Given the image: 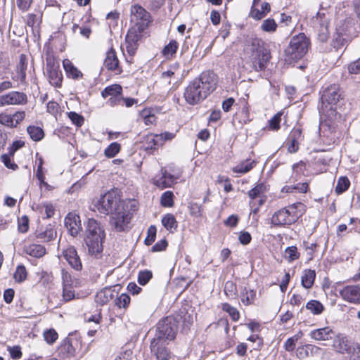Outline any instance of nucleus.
<instances>
[{
  "label": "nucleus",
  "instance_id": "35",
  "mask_svg": "<svg viewBox=\"0 0 360 360\" xmlns=\"http://www.w3.org/2000/svg\"><path fill=\"white\" fill-rule=\"evenodd\" d=\"M162 224L168 231L176 230L177 228V221L172 214H167L162 219Z\"/></svg>",
  "mask_w": 360,
  "mask_h": 360
},
{
  "label": "nucleus",
  "instance_id": "30",
  "mask_svg": "<svg viewBox=\"0 0 360 360\" xmlns=\"http://www.w3.org/2000/svg\"><path fill=\"white\" fill-rule=\"evenodd\" d=\"M27 68V62L26 56L21 54L20 56L19 63L17 65L16 71L20 73V82L22 84H26V70Z\"/></svg>",
  "mask_w": 360,
  "mask_h": 360
},
{
  "label": "nucleus",
  "instance_id": "56",
  "mask_svg": "<svg viewBox=\"0 0 360 360\" xmlns=\"http://www.w3.org/2000/svg\"><path fill=\"white\" fill-rule=\"evenodd\" d=\"M11 155H10L9 153L8 154H4L1 156V159L7 168L15 170L18 168V165L15 162H12L11 159Z\"/></svg>",
  "mask_w": 360,
  "mask_h": 360
},
{
  "label": "nucleus",
  "instance_id": "24",
  "mask_svg": "<svg viewBox=\"0 0 360 360\" xmlns=\"http://www.w3.org/2000/svg\"><path fill=\"white\" fill-rule=\"evenodd\" d=\"M103 64L109 70H116L119 68V60L115 51L112 48L106 53V57Z\"/></svg>",
  "mask_w": 360,
  "mask_h": 360
},
{
  "label": "nucleus",
  "instance_id": "33",
  "mask_svg": "<svg viewBox=\"0 0 360 360\" xmlns=\"http://www.w3.org/2000/svg\"><path fill=\"white\" fill-rule=\"evenodd\" d=\"M36 237L44 242H49L56 237V231L51 227H47L44 231H37Z\"/></svg>",
  "mask_w": 360,
  "mask_h": 360
},
{
  "label": "nucleus",
  "instance_id": "25",
  "mask_svg": "<svg viewBox=\"0 0 360 360\" xmlns=\"http://www.w3.org/2000/svg\"><path fill=\"white\" fill-rule=\"evenodd\" d=\"M24 252L33 257L39 258L46 253L45 248L39 244H30L24 247Z\"/></svg>",
  "mask_w": 360,
  "mask_h": 360
},
{
  "label": "nucleus",
  "instance_id": "2",
  "mask_svg": "<svg viewBox=\"0 0 360 360\" xmlns=\"http://www.w3.org/2000/svg\"><path fill=\"white\" fill-rule=\"evenodd\" d=\"M216 84V75L211 71L203 72L185 88L184 98L188 104L197 105L215 89Z\"/></svg>",
  "mask_w": 360,
  "mask_h": 360
},
{
  "label": "nucleus",
  "instance_id": "14",
  "mask_svg": "<svg viewBox=\"0 0 360 360\" xmlns=\"http://www.w3.org/2000/svg\"><path fill=\"white\" fill-rule=\"evenodd\" d=\"M27 96L23 92L13 91L0 96V107L5 105H24L27 103Z\"/></svg>",
  "mask_w": 360,
  "mask_h": 360
},
{
  "label": "nucleus",
  "instance_id": "50",
  "mask_svg": "<svg viewBox=\"0 0 360 360\" xmlns=\"http://www.w3.org/2000/svg\"><path fill=\"white\" fill-rule=\"evenodd\" d=\"M74 286L63 285V299L65 302H69L75 298Z\"/></svg>",
  "mask_w": 360,
  "mask_h": 360
},
{
  "label": "nucleus",
  "instance_id": "26",
  "mask_svg": "<svg viewBox=\"0 0 360 360\" xmlns=\"http://www.w3.org/2000/svg\"><path fill=\"white\" fill-rule=\"evenodd\" d=\"M266 186L263 183L258 184L255 187L252 188L248 192V196L251 199L250 202V207H253L256 205L255 199L260 198L261 194L266 192Z\"/></svg>",
  "mask_w": 360,
  "mask_h": 360
},
{
  "label": "nucleus",
  "instance_id": "21",
  "mask_svg": "<svg viewBox=\"0 0 360 360\" xmlns=\"http://www.w3.org/2000/svg\"><path fill=\"white\" fill-rule=\"evenodd\" d=\"M63 66L68 78L74 80L82 79L83 73L69 59L63 60Z\"/></svg>",
  "mask_w": 360,
  "mask_h": 360
},
{
  "label": "nucleus",
  "instance_id": "44",
  "mask_svg": "<svg viewBox=\"0 0 360 360\" xmlns=\"http://www.w3.org/2000/svg\"><path fill=\"white\" fill-rule=\"evenodd\" d=\"M121 146L117 142L111 143L104 151V154L107 158H114L120 150Z\"/></svg>",
  "mask_w": 360,
  "mask_h": 360
},
{
  "label": "nucleus",
  "instance_id": "60",
  "mask_svg": "<svg viewBox=\"0 0 360 360\" xmlns=\"http://www.w3.org/2000/svg\"><path fill=\"white\" fill-rule=\"evenodd\" d=\"M8 351L11 355V357L13 359H19L22 356L21 348L20 346H14L12 347H8Z\"/></svg>",
  "mask_w": 360,
  "mask_h": 360
},
{
  "label": "nucleus",
  "instance_id": "64",
  "mask_svg": "<svg viewBox=\"0 0 360 360\" xmlns=\"http://www.w3.org/2000/svg\"><path fill=\"white\" fill-rule=\"evenodd\" d=\"M348 71L351 74L360 73V59L350 63L348 66Z\"/></svg>",
  "mask_w": 360,
  "mask_h": 360
},
{
  "label": "nucleus",
  "instance_id": "3",
  "mask_svg": "<svg viewBox=\"0 0 360 360\" xmlns=\"http://www.w3.org/2000/svg\"><path fill=\"white\" fill-rule=\"evenodd\" d=\"M105 237V233L101 224L94 219H89L86 226L84 241L90 255L96 256L103 251Z\"/></svg>",
  "mask_w": 360,
  "mask_h": 360
},
{
  "label": "nucleus",
  "instance_id": "38",
  "mask_svg": "<svg viewBox=\"0 0 360 360\" xmlns=\"http://www.w3.org/2000/svg\"><path fill=\"white\" fill-rule=\"evenodd\" d=\"M328 23L326 20L319 22V28L316 27L318 32V37L321 41H326L328 37Z\"/></svg>",
  "mask_w": 360,
  "mask_h": 360
},
{
  "label": "nucleus",
  "instance_id": "43",
  "mask_svg": "<svg viewBox=\"0 0 360 360\" xmlns=\"http://www.w3.org/2000/svg\"><path fill=\"white\" fill-rule=\"evenodd\" d=\"M349 186L350 181L348 178L346 176H342L338 179L335 191L338 194H341L346 191L349 188Z\"/></svg>",
  "mask_w": 360,
  "mask_h": 360
},
{
  "label": "nucleus",
  "instance_id": "42",
  "mask_svg": "<svg viewBox=\"0 0 360 360\" xmlns=\"http://www.w3.org/2000/svg\"><path fill=\"white\" fill-rule=\"evenodd\" d=\"M11 73L10 63L7 58L0 57V78H8Z\"/></svg>",
  "mask_w": 360,
  "mask_h": 360
},
{
  "label": "nucleus",
  "instance_id": "23",
  "mask_svg": "<svg viewBox=\"0 0 360 360\" xmlns=\"http://www.w3.org/2000/svg\"><path fill=\"white\" fill-rule=\"evenodd\" d=\"M159 146H162L159 138L157 134H148L144 137L143 141V147L146 151H153L157 149Z\"/></svg>",
  "mask_w": 360,
  "mask_h": 360
},
{
  "label": "nucleus",
  "instance_id": "40",
  "mask_svg": "<svg viewBox=\"0 0 360 360\" xmlns=\"http://www.w3.org/2000/svg\"><path fill=\"white\" fill-rule=\"evenodd\" d=\"M72 32L74 34H79L83 37L88 39L91 33V29L87 26H79L77 24H73L72 26Z\"/></svg>",
  "mask_w": 360,
  "mask_h": 360
},
{
  "label": "nucleus",
  "instance_id": "7",
  "mask_svg": "<svg viewBox=\"0 0 360 360\" xmlns=\"http://www.w3.org/2000/svg\"><path fill=\"white\" fill-rule=\"evenodd\" d=\"M309 41L304 33L293 36L288 46L285 49V54L293 60L302 58L308 51Z\"/></svg>",
  "mask_w": 360,
  "mask_h": 360
},
{
  "label": "nucleus",
  "instance_id": "15",
  "mask_svg": "<svg viewBox=\"0 0 360 360\" xmlns=\"http://www.w3.org/2000/svg\"><path fill=\"white\" fill-rule=\"evenodd\" d=\"M340 295L352 304H360V285H351L343 287L339 290Z\"/></svg>",
  "mask_w": 360,
  "mask_h": 360
},
{
  "label": "nucleus",
  "instance_id": "39",
  "mask_svg": "<svg viewBox=\"0 0 360 360\" xmlns=\"http://www.w3.org/2000/svg\"><path fill=\"white\" fill-rule=\"evenodd\" d=\"M178 43L172 40L162 50V54L166 58H172L178 49Z\"/></svg>",
  "mask_w": 360,
  "mask_h": 360
},
{
  "label": "nucleus",
  "instance_id": "1",
  "mask_svg": "<svg viewBox=\"0 0 360 360\" xmlns=\"http://www.w3.org/2000/svg\"><path fill=\"white\" fill-rule=\"evenodd\" d=\"M95 207L100 213L110 214V224L117 231H124L130 221V212L124 209V200L113 191L101 196Z\"/></svg>",
  "mask_w": 360,
  "mask_h": 360
},
{
  "label": "nucleus",
  "instance_id": "28",
  "mask_svg": "<svg viewBox=\"0 0 360 360\" xmlns=\"http://www.w3.org/2000/svg\"><path fill=\"white\" fill-rule=\"evenodd\" d=\"M256 165V161L246 159L233 168L234 173L245 174L250 172Z\"/></svg>",
  "mask_w": 360,
  "mask_h": 360
},
{
  "label": "nucleus",
  "instance_id": "13",
  "mask_svg": "<svg viewBox=\"0 0 360 360\" xmlns=\"http://www.w3.org/2000/svg\"><path fill=\"white\" fill-rule=\"evenodd\" d=\"M79 345L77 339L66 338L58 348V355L63 359L74 357Z\"/></svg>",
  "mask_w": 360,
  "mask_h": 360
},
{
  "label": "nucleus",
  "instance_id": "31",
  "mask_svg": "<svg viewBox=\"0 0 360 360\" xmlns=\"http://www.w3.org/2000/svg\"><path fill=\"white\" fill-rule=\"evenodd\" d=\"M256 297V292L254 290L245 287L240 294V300L244 305L253 304Z\"/></svg>",
  "mask_w": 360,
  "mask_h": 360
},
{
  "label": "nucleus",
  "instance_id": "6",
  "mask_svg": "<svg viewBox=\"0 0 360 360\" xmlns=\"http://www.w3.org/2000/svg\"><path fill=\"white\" fill-rule=\"evenodd\" d=\"M178 330V325L173 317L167 316L158 321L151 332H154L152 339L169 342L174 340Z\"/></svg>",
  "mask_w": 360,
  "mask_h": 360
},
{
  "label": "nucleus",
  "instance_id": "47",
  "mask_svg": "<svg viewBox=\"0 0 360 360\" xmlns=\"http://www.w3.org/2000/svg\"><path fill=\"white\" fill-rule=\"evenodd\" d=\"M222 309L227 312L233 321H236L240 318V314L238 309L232 307L229 303H224L222 304Z\"/></svg>",
  "mask_w": 360,
  "mask_h": 360
},
{
  "label": "nucleus",
  "instance_id": "12",
  "mask_svg": "<svg viewBox=\"0 0 360 360\" xmlns=\"http://www.w3.org/2000/svg\"><path fill=\"white\" fill-rule=\"evenodd\" d=\"M169 342L151 339L150 344V353L157 360H169L172 357Z\"/></svg>",
  "mask_w": 360,
  "mask_h": 360
},
{
  "label": "nucleus",
  "instance_id": "55",
  "mask_svg": "<svg viewBox=\"0 0 360 360\" xmlns=\"http://www.w3.org/2000/svg\"><path fill=\"white\" fill-rule=\"evenodd\" d=\"M282 113L278 112L269 121V128L273 130H278L280 129V122L281 121Z\"/></svg>",
  "mask_w": 360,
  "mask_h": 360
},
{
  "label": "nucleus",
  "instance_id": "16",
  "mask_svg": "<svg viewBox=\"0 0 360 360\" xmlns=\"http://www.w3.org/2000/svg\"><path fill=\"white\" fill-rule=\"evenodd\" d=\"M63 256L68 264L76 271H81L82 263L77 251L72 245H68L63 250Z\"/></svg>",
  "mask_w": 360,
  "mask_h": 360
},
{
  "label": "nucleus",
  "instance_id": "37",
  "mask_svg": "<svg viewBox=\"0 0 360 360\" xmlns=\"http://www.w3.org/2000/svg\"><path fill=\"white\" fill-rule=\"evenodd\" d=\"M306 309L309 310L313 314H321L323 310V305L318 300H310L306 304Z\"/></svg>",
  "mask_w": 360,
  "mask_h": 360
},
{
  "label": "nucleus",
  "instance_id": "17",
  "mask_svg": "<svg viewBox=\"0 0 360 360\" xmlns=\"http://www.w3.org/2000/svg\"><path fill=\"white\" fill-rule=\"evenodd\" d=\"M64 223L69 233L73 237L77 236L82 229L80 217L75 213H68Z\"/></svg>",
  "mask_w": 360,
  "mask_h": 360
},
{
  "label": "nucleus",
  "instance_id": "34",
  "mask_svg": "<svg viewBox=\"0 0 360 360\" xmlns=\"http://www.w3.org/2000/svg\"><path fill=\"white\" fill-rule=\"evenodd\" d=\"M122 88L120 84H112L105 87L101 92L103 98H105L108 96H116L122 95Z\"/></svg>",
  "mask_w": 360,
  "mask_h": 360
},
{
  "label": "nucleus",
  "instance_id": "19",
  "mask_svg": "<svg viewBox=\"0 0 360 360\" xmlns=\"http://www.w3.org/2000/svg\"><path fill=\"white\" fill-rule=\"evenodd\" d=\"M271 6L266 1H253L250 15L256 20L263 18L270 11Z\"/></svg>",
  "mask_w": 360,
  "mask_h": 360
},
{
  "label": "nucleus",
  "instance_id": "18",
  "mask_svg": "<svg viewBox=\"0 0 360 360\" xmlns=\"http://www.w3.org/2000/svg\"><path fill=\"white\" fill-rule=\"evenodd\" d=\"M309 336L314 340L318 342L331 341L335 337V332L329 326L311 330Z\"/></svg>",
  "mask_w": 360,
  "mask_h": 360
},
{
  "label": "nucleus",
  "instance_id": "48",
  "mask_svg": "<svg viewBox=\"0 0 360 360\" xmlns=\"http://www.w3.org/2000/svg\"><path fill=\"white\" fill-rule=\"evenodd\" d=\"M27 275L25 267L23 265H19L16 268L13 278L16 282L21 283L27 278Z\"/></svg>",
  "mask_w": 360,
  "mask_h": 360
},
{
  "label": "nucleus",
  "instance_id": "51",
  "mask_svg": "<svg viewBox=\"0 0 360 360\" xmlns=\"http://www.w3.org/2000/svg\"><path fill=\"white\" fill-rule=\"evenodd\" d=\"M44 338L48 344L52 345L58 339V335L54 329H49L44 333Z\"/></svg>",
  "mask_w": 360,
  "mask_h": 360
},
{
  "label": "nucleus",
  "instance_id": "20",
  "mask_svg": "<svg viewBox=\"0 0 360 360\" xmlns=\"http://www.w3.org/2000/svg\"><path fill=\"white\" fill-rule=\"evenodd\" d=\"M177 179V176L169 174L167 170L162 169L161 174L155 177L153 183L159 188L164 189L172 187Z\"/></svg>",
  "mask_w": 360,
  "mask_h": 360
},
{
  "label": "nucleus",
  "instance_id": "22",
  "mask_svg": "<svg viewBox=\"0 0 360 360\" xmlns=\"http://www.w3.org/2000/svg\"><path fill=\"white\" fill-rule=\"evenodd\" d=\"M117 296V292L111 288H105L97 292L95 300L101 304L104 305L110 300Z\"/></svg>",
  "mask_w": 360,
  "mask_h": 360
},
{
  "label": "nucleus",
  "instance_id": "62",
  "mask_svg": "<svg viewBox=\"0 0 360 360\" xmlns=\"http://www.w3.org/2000/svg\"><path fill=\"white\" fill-rule=\"evenodd\" d=\"M167 247V241L166 239H162L156 243L151 249L152 252H160L165 250Z\"/></svg>",
  "mask_w": 360,
  "mask_h": 360
},
{
  "label": "nucleus",
  "instance_id": "53",
  "mask_svg": "<svg viewBox=\"0 0 360 360\" xmlns=\"http://www.w3.org/2000/svg\"><path fill=\"white\" fill-rule=\"evenodd\" d=\"M156 232L157 229L155 226L152 225L148 228V236L144 240V243L146 245H150L154 242L156 237Z\"/></svg>",
  "mask_w": 360,
  "mask_h": 360
},
{
  "label": "nucleus",
  "instance_id": "46",
  "mask_svg": "<svg viewBox=\"0 0 360 360\" xmlns=\"http://www.w3.org/2000/svg\"><path fill=\"white\" fill-rule=\"evenodd\" d=\"M174 194L172 191H165L162 194L160 202L163 207H170L174 205Z\"/></svg>",
  "mask_w": 360,
  "mask_h": 360
},
{
  "label": "nucleus",
  "instance_id": "11",
  "mask_svg": "<svg viewBox=\"0 0 360 360\" xmlns=\"http://www.w3.org/2000/svg\"><path fill=\"white\" fill-rule=\"evenodd\" d=\"M46 70L49 74L50 84L55 87H60L63 75L60 70V63L54 58L46 59Z\"/></svg>",
  "mask_w": 360,
  "mask_h": 360
},
{
  "label": "nucleus",
  "instance_id": "52",
  "mask_svg": "<svg viewBox=\"0 0 360 360\" xmlns=\"http://www.w3.org/2000/svg\"><path fill=\"white\" fill-rule=\"evenodd\" d=\"M130 302V297L125 294L122 293L119 297L116 298L115 304L119 308H125L127 307Z\"/></svg>",
  "mask_w": 360,
  "mask_h": 360
},
{
  "label": "nucleus",
  "instance_id": "10",
  "mask_svg": "<svg viewBox=\"0 0 360 360\" xmlns=\"http://www.w3.org/2000/svg\"><path fill=\"white\" fill-rule=\"evenodd\" d=\"M130 18L134 25L139 26L141 30H145L151 22L150 13L137 4L131 6Z\"/></svg>",
  "mask_w": 360,
  "mask_h": 360
},
{
  "label": "nucleus",
  "instance_id": "8",
  "mask_svg": "<svg viewBox=\"0 0 360 360\" xmlns=\"http://www.w3.org/2000/svg\"><path fill=\"white\" fill-rule=\"evenodd\" d=\"M297 219L298 214L295 208L289 207L276 212L271 219V223L276 226H283L294 224Z\"/></svg>",
  "mask_w": 360,
  "mask_h": 360
},
{
  "label": "nucleus",
  "instance_id": "63",
  "mask_svg": "<svg viewBox=\"0 0 360 360\" xmlns=\"http://www.w3.org/2000/svg\"><path fill=\"white\" fill-rule=\"evenodd\" d=\"M62 280H63V285H73V280L72 278L71 274L66 270H62Z\"/></svg>",
  "mask_w": 360,
  "mask_h": 360
},
{
  "label": "nucleus",
  "instance_id": "61",
  "mask_svg": "<svg viewBox=\"0 0 360 360\" xmlns=\"http://www.w3.org/2000/svg\"><path fill=\"white\" fill-rule=\"evenodd\" d=\"M190 214L192 216L200 217L202 214V207L197 203H191L189 207Z\"/></svg>",
  "mask_w": 360,
  "mask_h": 360
},
{
  "label": "nucleus",
  "instance_id": "5",
  "mask_svg": "<svg viewBox=\"0 0 360 360\" xmlns=\"http://www.w3.org/2000/svg\"><path fill=\"white\" fill-rule=\"evenodd\" d=\"M358 32L352 18L341 16L337 18L335 41L338 45L343 46L348 40L356 37Z\"/></svg>",
  "mask_w": 360,
  "mask_h": 360
},
{
  "label": "nucleus",
  "instance_id": "29",
  "mask_svg": "<svg viewBox=\"0 0 360 360\" xmlns=\"http://www.w3.org/2000/svg\"><path fill=\"white\" fill-rule=\"evenodd\" d=\"M315 278L316 272L314 270H304L301 279L302 285L306 289L311 288L314 285Z\"/></svg>",
  "mask_w": 360,
  "mask_h": 360
},
{
  "label": "nucleus",
  "instance_id": "57",
  "mask_svg": "<svg viewBox=\"0 0 360 360\" xmlns=\"http://www.w3.org/2000/svg\"><path fill=\"white\" fill-rule=\"evenodd\" d=\"M29 229V219L27 216H22L18 219V230L21 233H26Z\"/></svg>",
  "mask_w": 360,
  "mask_h": 360
},
{
  "label": "nucleus",
  "instance_id": "45",
  "mask_svg": "<svg viewBox=\"0 0 360 360\" xmlns=\"http://www.w3.org/2000/svg\"><path fill=\"white\" fill-rule=\"evenodd\" d=\"M278 25L272 18H268L262 22L261 29L266 32H275L276 31Z\"/></svg>",
  "mask_w": 360,
  "mask_h": 360
},
{
  "label": "nucleus",
  "instance_id": "49",
  "mask_svg": "<svg viewBox=\"0 0 360 360\" xmlns=\"http://www.w3.org/2000/svg\"><path fill=\"white\" fill-rule=\"evenodd\" d=\"M153 277V273L150 270L141 271L138 275V282L141 285H145Z\"/></svg>",
  "mask_w": 360,
  "mask_h": 360
},
{
  "label": "nucleus",
  "instance_id": "41",
  "mask_svg": "<svg viewBox=\"0 0 360 360\" xmlns=\"http://www.w3.org/2000/svg\"><path fill=\"white\" fill-rule=\"evenodd\" d=\"M300 254L296 246H290L285 250L284 257L289 262H292L297 259L300 257Z\"/></svg>",
  "mask_w": 360,
  "mask_h": 360
},
{
  "label": "nucleus",
  "instance_id": "36",
  "mask_svg": "<svg viewBox=\"0 0 360 360\" xmlns=\"http://www.w3.org/2000/svg\"><path fill=\"white\" fill-rule=\"evenodd\" d=\"M27 131L30 138L34 141H41L44 136V132L39 127L29 126Z\"/></svg>",
  "mask_w": 360,
  "mask_h": 360
},
{
  "label": "nucleus",
  "instance_id": "59",
  "mask_svg": "<svg viewBox=\"0 0 360 360\" xmlns=\"http://www.w3.org/2000/svg\"><path fill=\"white\" fill-rule=\"evenodd\" d=\"M36 176H37V179L39 181L41 186H44L45 187L49 186V185L44 181L45 176L42 172V161L41 160L40 161V163L37 167Z\"/></svg>",
  "mask_w": 360,
  "mask_h": 360
},
{
  "label": "nucleus",
  "instance_id": "4",
  "mask_svg": "<svg viewBox=\"0 0 360 360\" xmlns=\"http://www.w3.org/2000/svg\"><path fill=\"white\" fill-rule=\"evenodd\" d=\"M246 50L253 68L256 71L264 70L271 58L270 51L265 47L264 42L260 39H252Z\"/></svg>",
  "mask_w": 360,
  "mask_h": 360
},
{
  "label": "nucleus",
  "instance_id": "9",
  "mask_svg": "<svg viewBox=\"0 0 360 360\" xmlns=\"http://www.w3.org/2000/svg\"><path fill=\"white\" fill-rule=\"evenodd\" d=\"M341 94L340 87L337 84H331L324 88L321 94L322 110L324 111L328 108L330 110L334 111V106L340 101Z\"/></svg>",
  "mask_w": 360,
  "mask_h": 360
},
{
  "label": "nucleus",
  "instance_id": "54",
  "mask_svg": "<svg viewBox=\"0 0 360 360\" xmlns=\"http://www.w3.org/2000/svg\"><path fill=\"white\" fill-rule=\"evenodd\" d=\"M68 115L72 122L77 127L82 126L84 122V117L75 112H70Z\"/></svg>",
  "mask_w": 360,
  "mask_h": 360
},
{
  "label": "nucleus",
  "instance_id": "27",
  "mask_svg": "<svg viewBox=\"0 0 360 360\" xmlns=\"http://www.w3.org/2000/svg\"><path fill=\"white\" fill-rule=\"evenodd\" d=\"M335 338L333 339V347L334 349L336 352H338L339 353H342V354L347 352L349 349L347 338L345 337H343L340 335H335Z\"/></svg>",
  "mask_w": 360,
  "mask_h": 360
},
{
  "label": "nucleus",
  "instance_id": "58",
  "mask_svg": "<svg viewBox=\"0 0 360 360\" xmlns=\"http://www.w3.org/2000/svg\"><path fill=\"white\" fill-rule=\"evenodd\" d=\"M224 292L227 296H233L236 292V285L232 281H227L224 285Z\"/></svg>",
  "mask_w": 360,
  "mask_h": 360
},
{
  "label": "nucleus",
  "instance_id": "32",
  "mask_svg": "<svg viewBox=\"0 0 360 360\" xmlns=\"http://www.w3.org/2000/svg\"><path fill=\"white\" fill-rule=\"evenodd\" d=\"M144 30H141L139 28V26H132L128 31L127 35H126V38H125V41H129V42H135V43H137L139 42V41L140 40L141 37V33L143 32Z\"/></svg>",
  "mask_w": 360,
  "mask_h": 360
}]
</instances>
